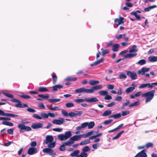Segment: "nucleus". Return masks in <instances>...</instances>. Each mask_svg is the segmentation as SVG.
<instances>
[{
	"label": "nucleus",
	"mask_w": 157,
	"mask_h": 157,
	"mask_svg": "<svg viewBox=\"0 0 157 157\" xmlns=\"http://www.w3.org/2000/svg\"><path fill=\"white\" fill-rule=\"evenodd\" d=\"M155 90H151L147 92L142 95V97L146 98L145 102L147 103L151 101L154 97Z\"/></svg>",
	"instance_id": "1"
},
{
	"label": "nucleus",
	"mask_w": 157,
	"mask_h": 157,
	"mask_svg": "<svg viewBox=\"0 0 157 157\" xmlns=\"http://www.w3.org/2000/svg\"><path fill=\"white\" fill-rule=\"evenodd\" d=\"M53 137L51 135H48L46 137L45 141L44 143L48 144V147L54 148L56 145L55 142H53Z\"/></svg>",
	"instance_id": "2"
},
{
	"label": "nucleus",
	"mask_w": 157,
	"mask_h": 157,
	"mask_svg": "<svg viewBox=\"0 0 157 157\" xmlns=\"http://www.w3.org/2000/svg\"><path fill=\"white\" fill-rule=\"evenodd\" d=\"M71 136V131H67L65 132L64 135L63 134L59 135L57 136V138L60 140L64 141L67 140Z\"/></svg>",
	"instance_id": "3"
},
{
	"label": "nucleus",
	"mask_w": 157,
	"mask_h": 157,
	"mask_svg": "<svg viewBox=\"0 0 157 157\" xmlns=\"http://www.w3.org/2000/svg\"><path fill=\"white\" fill-rule=\"evenodd\" d=\"M17 127L20 129V132H22V130H24L25 131H30L31 130L30 127L25 126L24 124H19L18 125Z\"/></svg>",
	"instance_id": "4"
},
{
	"label": "nucleus",
	"mask_w": 157,
	"mask_h": 157,
	"mask_svg": "<svg viewBox=\"0 0 157 157\" xmlns=\"http://www.w3.org/2000/svg\"><path fill=\"white\" fill-rule=\"evenodd\" d=\"M126 73L127 75L132 80L136 79L137 78V74L135 72L127 71Z\"/></svg>",
	"instance_id": "5"
},
{
	"label": "nucleus",
	"mask_w": 157,
	"mask_h": 157,
	"mask_svg": "<svg viewBox=\"0 0 157 157\" xmlns=\"http://www.w3.org/2000/svg\"><path fill=\"white\" fill-rule=\"evenodd\" d=\"M75 92L76 93H84L87 94H90V89H86L85 88L82 87L75 90Z\"/></svg>",
	"instance_id": "6"
},
{
	"label": "nucleus",
	"mask_w": 157,
	"mask_h": 157,
	"mask_svg": "<svg viewBox=\"0 0 157 157\" xmlns=\"http://www.w3.org/2000/svg\"><path fill=\"white\" fill-rule=\"evenodd\" d=\"M65 119L62 118H59V119H54L52 121V123L55 124L61 125L64 122Z\"/></svg>",
	"instance_id": "7"
},
{
	"label": "nucleus",
	"mask_w": 157,
	"mask_h": 157,
	"mask_svg": "<svg viewBox=\"0 0 157 157\" xmlns=\"http://www.w3.org/2000/svg\"><path fill=\"white\" fill-rule=\"evenodd\" d=\"M50 147H48L44 148L43 151L44 153L49 154L50 155H55L56 153L54 152L53 150L51 149Z\"/></svg>",
	"instance_id": "8"
},
{
	"label": "nucleus",
	"mask_w": 157,
	"mask_h": 157,
	"mask_svg": "<svg viewBox=\"0 0 157 157\" xmlns=\"http://www.w3.org/2000/svg\"><path fill=\"white\" fill-rule=\"evenodd\" d=\"M102 88V86L101 85L93 86L90 88V93H93L94 91L99 90Z\"/></svg>",
	"instance_id": "9"
},
{
	"label": "nucleus",
	"mask_w": 157,
	"mask_h": 157,
	"mask_svg": "<svg viewBox=\"0 0 157 157\" xmlns=\"http://www.w3.org/2000/svg\"><path fill=\"white\" fill-rule=\"evenodd\" d=\"M37 152V149L35 147H31L29 148L27 153L29 155H32L36 153Z\"/></svg>",
	"instance_id": "10"
},
{
	"label": "nucleus",
	"mask_w": 157,
	"mask_h": 157,
	"mask_svg": "<svg viewBox=\"0 0 157 157\" xmlns=\"http://www.w3.org/2000/svg\"><path fill=\"white\" fill-rule=\"evenodd\" d=\"M150 70L149 67H144L141 68L140 70H139L137 71V73L140 75L141 74L143 75H145V72L148 71Z\"/></svg>",
	"instance_id": "11"
},
{
	"label": "nucleus",
	"mask_w": 157,
	"mask_h": 157,
	"mask_svg": "<svg viewBox=\"0 0 157 157\" xmlns=\"http://www.w3.org/2000/svg\"><path fill=\"white\" fill-rule=\"evenodd\" d=\"M153 87V86L152 85L151 83H147L143 84L140 85L138 87L140 89L148 87V88H152Z\"/></svg>",
	"instance_id": "12"
},
{
	"label": "nucleus",
	"mask_w": 157,
	"mask_h": 157,
	"mask_svg": "<svg viewBox=\"0 0 157 157\" xmlns=\"http://www.w3.org/2000/svg\"><path fill=\"white\" fill-rule=\"evenodd\" d=\"M82 137H83L82 135L80 134L79 135H75L71 137L70 138L71 140L73 141L74 143L75 141H77L79 140Z\"/></svg>",
	"instance_id": "13"
},
{
	"label": "nucleus",
	"mask_w": 157,
	"mask_h": 157,
	"mask_svg": "<svg viewBox=\"0 0 157 157\" xmlns=\"http://www.w3.org/2000/svg\"><path fill=\"white\" fill-rule=\"evenodd\" d=\"M145 150H143L141 152L138 153L135 157H147V155L145 153Z\"/></svg>",
	"instance_id": "14"
},
{
	"label": "nucleus",
	"mask_w": 157,
	"mask_h": 157,
	"mask_svg": "<svg viewBox=\"0 0 157 157\" xmlns=\"http://www.w3.org/2000/svg\"><path fill=\"white\" fill-rule=\"evenodd\" d=\"M86 101L90 103H92L93 102H97L98 101V100L96 97H93L91 98H87L86 99Z\"/></svg>",
	"instance_id": "15"
},
{
	"label": "nucleus",
	"mask_w": 157,
	"mask_h": 157,
	"mask_svg": "<svg viewBox=\"0 0 157 157\" xmlns=\"http://www.w3.org/2000/svg\"><path fill=\"white\" fill-rule=\"evenodd\" d=\"M43 125V124L40 123H34L32 125L31 127L33 129H37L42 128Z\"/></svg>",
	"instance_id": "16"
},
{
	"label": "nucleus",
	"mask_w": 157,
	"mask_h": 157,
	"mask_svg": "<svg viewBox=\"0 0 157 157\" xmlns=\"http://www.w3.org/2000/svg\"><path fill=\"white\" fill-rule=\"evenodd\" d=\"M124 18L122 17H120L119 19L116 18L114 20L115 23H118L117 26L124 23V22L123 21Z\"/></svg>",
	"instance_id": "17"
},
{
	"label": "nucleus",
	"mask_w": 157,
	"mask_h": 157,
	"mask_svg": "<svg viewBox=\"0 0 157 157\" xmlns=\"http://www.w3.org/2000/svg\"><path fill=\"white\" fill-rule=\"evenodd\" d=\"M148 60L149 61L151 62H157V56H152L148 58Z\"/></svg>",
	"instance_id": "18"
},
{
	"label": "nucleus",
	"mask_w": 157,
	"mask_h": 157,
	"mask_svg": "<svg viewBox=\"0 0 157 157\" xmlns=\"http://www.w3.org/2000/svg\"><path fill=\"white\" fill-rule=\"evenodd\" d=\"M120 45L118 44H114L112 45V50L114 52H117L119 50Z\"/></svg>",
	"instance_id": "19"
},
{
	"label": "nucleus",
	"mask_w": 157,
	"mask_h": 157,
	"mask_svg": "<svg viewBox=\"0 0 157 157\" xmlns=\"http://www.w3.org/2000/svg\"><path fill=\"white\" fill-rule=\"evenodd\" d=\"M137 55V53H130L129 54H126L125 56H124V58H132L134 56H136Z\"/></svg>",
	"instance_id": "20"
},
{
	"label": "nucleus",
	"mask_w": 157,
	"mask_h": 157,
	"mask_svg": "<svg viewBox=\"0 0 157 157\" xmlns=\"http://www.w3.org/2000/svg\"><path fill=\"white\" fill-rule=\"evenodd\" d=\"M121 117V113H117L113 115H112L109 116V118H113L115 119H117Z\"/></svg>",
	"instance_id": "21"
},
{
	"label": "nucleus",
	"mask_w": 157,
	"mask_h": 157,
	"mask_svg": "<svg viewBox=\"0 0 157 157\" xmlns=\"http://www.w3.org/2000/svg\"><path fill=\"white\" fill-rule=\"evenodd\" d=\"M112 111L111 110H107L104 111L103 113L102 114V116H106L109 115H110L112 113Z\"/></svg>",
	"instance_id": "22"
},
{
	"label": "nucleus",
	"mask_w": 157,
	"mask_h": 157,
	"mask_svg": "<svg viewBox=\"0 0 157 157\" xmlns=\"http://www.w3.org/2000/svg\"><path fill=\"white\" fill-rule=\"evenodd\" d=\"M80 151L79 150H76L74 151L73 152L71 153L70 155L72 157H75L78 155V154L79 153Z\"/></svg>",
	"instance_id": "23"
},
{
	"label": "nucleus",
	"mask_w": 157,
	"mask_h": 157,
	"mask_svg": "<svg viewBox=\"0 0 157 157\" xmlns=\"http://www.w3.org/2000/svg\"><path fill=\"white\" fill-rule=\"evenodd\" d=\"M63 87V86L60 85H56L52 87L53 90L54 91H56L58 89H61Z\"/></svg>",
	"instance_id": "24"
},
{
	"label": "nucleus",
	"mask_w": 157,
	"mask_h": 157,
	"mask_svg": "<svg viewBox=\"0 0 157 157\" xmlns=\"http://www.w3.org/2000/svg\"><path fill=\"white\" fill-rule=\"evenodd\" d=\"M74 143V141L71 140L70 138L69 140L64 143V145H65V146H68L69 147H70L71 146V145Z\"/></svg>",
	"instance_id": "25"
},
{
	"label": "nucleus",
	"mask_w": 157,
	"mask_h": 157,
	"mask_svg": "<svg viewBox=\"0 0 157 157\" xmlns=\"http://www.w3.org/2000/svg\"><path fill=\"white\" fill-rule=\"evenodd\" d=\"M2 124L3 125L10 126H12L13 125V123L5 121H2Z\"/></svg>",
	"instance_id": "26"
},
{
	"label": "nucleus",
	"mask_w": 157,
	"mask_h": 157,
	"mask_svg": "<svg viewBox=\"0 0 157 157\" xmlns=\"http://www.w3.org/2000/svg\"><path fill=\"white\" fill-rule=\"evenodd\" d=\"M156 7H157V6L155 5L150 6L148 7H146L144 9V10L145 12H148L150 10L153 9L155 8H156Z\"/></svg>",
	"instance_id": "27"
},
{
	"label": "nucleus",
	"mask_w": 157,
	"mask_h": 157,
	"mask_svg": "<svg viewBox=\"0 0 157 157\" xmlns=\"http://www.w3.org/2000/svg\"><path fill=\"white\" fill-rule=\"evenodd\" d=\"M38 90L40 92H43L48 91V90L45 87L40 86L39 87Z\"/></svg>",
	"instance_id": "28"
},
{
	"label": "nucleus",
	"mask_w": 157,
	"mask_h": 157,
	"mask_svg": "<svg viewBox=\"0 0 157 157\" xmlns=\"http://www.w3.org/2000/svg\"><path fill=\"white\" fill-rule=\"evenodd\" d=\"M86 98H85L84 99H76L74 100V101L77 103H79L86 101Z\"/></svg>",
	"instance_id": "29"
},
{
	"label": "nucleus",
	"mask_w": 157,
	"mask_h": 157,
	"mask_svg": "<svg viewBox=\"0 0 157 157\" xmlns=\"http://www.w3.org/2000/svg\"><path fill=\"white\" fill-rule=\"evenodd\" d=\"M108 91L107 90H101L98 92V94L102 96H105L108 94Z\"/></svg>",
	"instance_id": "30"
},
{
	"label": "nucleus",
	"mask_w": 157,
	"mask_h": 157,
	"mask_svg": "<svg viewBox=\"0 0 157 157\" xmlns=\"http://www.w3.org/2000/svg\"><path fill=\"white\" fill-rule=\"evenodd\" d=\"M134 90V87H130L127 88L125 90V92L126 94H128L132 92Z\"/></svg>",
	"instance_id": "31"
},
{
	"label": "nucleus",
	"mask_w": 157,
	"mask_h": 157,
	"mask_svg": "<svg viewBox=\"0 0 157 157\" xmlns=\"http://www.w3.org/2000/svg\"><path fill=\"white\" fill-rule=\"evenodd\" d=\"M99 82L98 81L91 80L89 81V83L91 86H94L99 83Z\"/></svg>",
	"instance_id": "32"
},
{
	"label": "nucleus",
	"mask_w": 157,
	"mask_h": 157,
	"mask_svg": "<svg viewBox=\"0 0 157 157\" xmlns=\"http://www.w3.org/2000/svg\"><path fill=\"white\" fill-rule=\"evenodd\" d=\"M95 123L93 121H91L90 123L88 122V128L90 129L92 128L94 126Z\"/></svg>",
	"instance_id": "33"
},
{
	"label": "nucleus",
	"mask_w": 157,
	"mask_h": 157,
	"mask_svg": "<svg viewBox=\"0 0 157 157\" xmlns=\"http://www.w3.org/2000/svg\"><path fill=\"white\" fill-rule=\"evenodd\" d=\"M140 104V101L139 100L138 101H136L133 103H132L130 104L129 105V107H134L135 106L137 105H139Z\"/></svg>",
	"instance_id": "34"
},
{
	"label": "nucleus",
	"mask_w": 157,
	"mask_h": 157,
	"mask_svg": "<svg viewBox=\"0 0 157 157\" xmlns=\"http://www.w3.org/2000/svg\"><path fill=\"white\" fill-rule=\"evenodd\" d=\"M123 132H124V131H122L120 132L119 133H118L116 135V136H115V137H113V138H112V139L113 140H115V139H117V138H118L121 136V134H123Z\"/></svg>",
	"instance_id": "35"
},
{
	"label": "nucleus",
	"mask_w": 157,
	"mask_h": 157,
	"mask_svg": "<svg viewBox=\"0 0 157 157\" xmlns=\"http://www.w3.org/2000/svg\"><path fill=\"white\" fill-rule=\"evenodd\" d=\"M146 63V60L145 59H143L139 61L137 63H136V64H139L141 65H143L145 64Z\"/></svg>",
	"instance_id": "36"
},
{
	"label": "nucleus",
	"mask_w": 157,
	"mask_h": 157,
	"mask_svg": "<svg viewBox=\"0 0 157 157\" xmlns=\"http://www.w3.org/2000/svg\"><path fill=\"white\" fill-rule=\"evenodd\" d=\"M93 131H91L89 132H87V133L82 135L83 137L84 138H86L88 136H90L93 134Z\"/></svg>",
	"instance_id": "37"
},
{
	"label": "nucleus",
	"mask_w": 157,
	"mask_h": 157,
	"mask_svg": "<svg viewBox=\"0 0 157 157\" xmlns=\"http://www.w3.org/2000/svg\"><path fill=\"white\" fill-rule=\"evenodd\" d=\"M90 141L89 140L86 139L85 140L82 141L79 144L80 145H83L90 143Z\"/></svg>",
	"instance_id": "38"
},
{
	"label": "nucleus",
	"mask_w": 157,
	"mask_h": 157,
	"mask_svg": "<svg viewBox=\"0 0 157 157\" xmlns=\"http://www.w3.org/2000/svg\"><path fill=\"white\" fill-rule=\"evenodd\" d=\"M5 116L7 117H17L18 116L17 115L14 114L13 113H6Z\"/></svg>",
	"instance_id": "39"
},
{
	"label": "nucleus",
	"mask_w": 157,
	"mask_h": 157,
	"mask_svg": "<svg viewBox=\"0 0 157 157\" xmlns=\"http://www.w3.org/2000/svg\"><path fill=\"white\" fill-rule=\"evenodd\" d=\"M49 109L53 111H56L59 110H60V108L58 106H55L54 107H48Z\"/></svg>",
	"instance_id": "40"
},
{
	"label": "nucleus",
	"mask_w": 157,
	"mask_h": 157,
	"mask_svg": "<svg viewBox=\"0 0 157 157\" xmlns=\"http://www.w3.org/2000/svg\"><path fill=\"white\" fill-rule=\"evenodd\" d=\"M87 153L82 151L80 153V155H77L76 157H87Z\"/></svg>",
	"instance_id": "41"
},
{
	"label": "nucleus",
	"mask_w": 157,
	"mask_h": 157,
	"mask_svg": "<svg viewBox=\"0 0 157 157\" xmlns=\"http://www.w3.org/2000/svg\"><path fill=\"white\" fill-rule=\"evenodd\" d=\"M48 101L51 102L52 103H56L59 101H60V99H48Z\"/></svg>",
	"instance_id": "42"
},
{
	"label": "nucleus",
	"mask_w": 157,
	"mask_h": 157,
	"mask_svg": "<svg viewBox=\"0 0 157 157\" xmlns=\"http://www.w3.org/2000/svg\"><path fill=\"white\" fill-rule=\"evenodd\" d=\"M38 96L39 97H41L44 99H47L49 97V96L48 94L46 95H44L43 94H38Z\"/></svg>",
	"instance_id": "43"
},
{
	"label": "nucleus",
	"mask_w": 157,
	"mask_h": 157,
	"mask_svg": "<svg viewBox=\"0 0 157 157\" xmlns=\"http://www.w3.org/2000/svg\"><path fill=\"white\" fill-rule=\"evenodd\" d=\"M101 50L103 55L108 53L109 52V49L104 50L103 48H101Z\"/></svg>",
	"instance_id": "44"
},
{
	"label": "nucleus",
	"mask_w": 157,
	"mask_h": 157,
	"mask_svg": "<svg viewBox=\"0 0 157 157\" xmlns=\"http://www.w3.org/2000/svg\"><path fill=\"white\" fill-rule=\"evenodd\" d=\"M127 77L126 75L123 73H121L119 75V78L120 79H125Z\"/></svg>",
	"instance_id": "45"
},
{
	"label": "nucleus",
	"mask_w": 157,
	"mask_h": 157,
	"mask_svg": "<svg viewBox=\"0 0 157 157\" xmlns=\"http://www.w3.org/2000/svg\"><path fill=\"white\" fill-rule=\"evenodd\" d=\"M126 102L122 105V108L124 109L125 107L129 105L130 103V101L128 99L126 100Z\"/></svg>",
	"instance_id": "46"
},
{
	"label": "nucleus",
	"mask_w": 157,
	"mask_h": 157,
	"mask_svg": "<svg viewBox=\"0 0 157 157\" xmlns=\"http://www.w3.org/2000/svg\"><path fill=\"white\" fill-rule=\"evenodd\" d=\"M40 115L42 117L44 118L47 119L49 117L48 113L47 114L45 113H40Z\"/></svg>",
	"instance_id": "47"
},
{
	"label": "nucleus",
	"mask_w": 157,
	"mask_h": 157,
	"mask_svg": "<svg viewBox=\"0 0 157 157\" xmlns=\"http://www.w3.org/2000/svg\"><path fill=\"white\" fill-rule=\"evenodd\" d=\"M2 93L3 94L9 98H13V95L11 94L7 93L2 92Z\"/></svg>",
	"instance_id": "48"
},
{
	"label": "nucleus",
	"mask_w": 157,
	"mask_h": 157,
	"mask_svg": "<svg viewBox=\"0 0 157 157\" xmlns=\"http://www.w3.org/2000/svg\"><path fill=\"white\" fill-rule=\"evenodd\" d=\"M67 81H75L77 80V78L76 77L71 78V77H67L65 79Z\"/></svg>",
	"instance_id": "49"
},
{
	"label": "nucleus",
	"mask_w": 157,
	"mask_h": 157,
	"mask_svg": "<svg viewBox=\"0 0 157 157\" xmlns=\"http://www.w3.org/2000/svg\"><path fill=\"white\" fill-rule=\"evenodd\" d=\"M90 149L89 147L88 146H86L84 147H83L82 149V151L83 152H86L90 151Z\"/></svg>",
	"instance_id": "50"
},
{
	"label": "nucleus",
	"mask_w": 157,
	"mask_h": 157,
	"mask_svg": "<svg viewBox=\"0 0 157 157\" xmlns=\"http://www.w3.org/2000/svg\"><path fill=\"white\" fill-rule=\"evenodd\" d=\"M130 112L129 110H126L125 111H123L122 112L121 114V116H125L129 114L130 113Z\"/></svg>",
	"instance_id": "51"
},
{
	"label": "nucleus",
	"mask_w": 157,
	"mask_h": 157,
	"mask_svg": "<svg viewBox=\"0 0 157 157\" xmlns=\"http://www.w3.org/2000/svg\"><path fill=\"white\" fill-rule=\"evenodd\" d=\"M52 75L53 79L52 82L53 84H55L56 83L57 80V77L56 75H53L52 74Z\"/></svg>",
	"instance_id": "52"
},
{
	"label": "nucleus",
	"mask_w": 157,
	"mask_h": 157,
	"mask_svg": "<svg viewBox=\"0 0 157 157\" xmlns=\"http://www.w3.org/2000/svg\"><path fill=\"white\" fill-rule=\"evenodd\" d=\"M112 97L109 95L108 93L104 97V99L105 100H110L112 99Z\"/></svg>",
	"instance_id": "53"
},
{
	"label": "nucleus",
	"mask_w": 157,
	"mask_h": 157,
	"mask_svg": "<svg viewBox=\"0 0 157 157\" xmlns=\"http://www.w3.org/2000/svg\"><path fill=\"white\" fill-rule=\"evenodd\" d=\"M48 117L49 116L52 117H54L56 116L57 115V113H51L50 112H48Z\"/></svg>",
	"instance_id": "54"
},
{
	"label": "nucleus",
	"mask_w": 157,
	"mask_h": 157,
	"mask_svg": "<svg viewBox=\"0 0 157 157\" xmlns=\"http://www.w3.org/2000/svg\"><path fill=\"white\" fill-rule=\"evenodd\" d=\"M33 117L35 119L41 120L42 119V117L36 114H34L33 115Z\"/></svg>",
	"instance_id": "55"
},
{
	"label": "nucleus",
	"mask_w": 157,
	"mask_h": 157,
	"mask_svg": "<svg viewBox=\"0 0 157 157\" xmlns=\"http://www.w3.org/2000/svg\"><path fill=\"white\" fill-rule=\"evenodd\" d=\"M52 130L53 131H55L57 132H61L63 131V129L62 128H53Z\"/></svg>",
	"instance_id": "56"
},
{
	"label": "nucleus",
	"mask_w": 157,
	"mask_h": 157,
	"mask_svg": "<svg viewBox=\"0 0 157 157\" xmlns=\"http://www.w3.org/2000/svg\"><path fill=\"white\" fill-rule=\"evenodd\" d=\"M104 59L103 58H102L100 60H98L97 61L95 62L96 65H98L100 63L103 62L104 60Z\"/></svg>",
	"instance_id": "57"
},
{
	"label": "nucleus",
	"mask_w": 157,
	"mask_h": 157,
	"mask_svg": "<svg viewBox=\"0 0 157 157\" xmlns=\"http://www.w3.org/2000/svg\"><path fill=\"white\" fill-rule=\"evenodd\" d=\"M113 121V120L112 119H110L108 120H106L103 123L105 125H107L109 123H111V122H112Z\"/></svg>",
	"instance_id": "58"
},
{
	"label": "nucleus",
	"mask_w": 157,
	"mask_h": 157,
	"mask_svg": "<svg viewBox=\"0 0 157 157\" xmlns=\"http://www.w3.org/2000/svg\"><path fill=\"white\" fill-rule=\"evenodd\" d=\"M66 106L67 107H73L74 105L73 103L69 102L66 104Z\"/></svg>",
	"instance_id": "59"
},
{
	"label": "nucleus",
	"mask_w": 157,
	"mask_h": 157,
	"mask_svg": "<svg viewBox=\"0 0 157 157\" xmlns=\"http://www.w3.org/2000/svg\"><path fill=\"white\" fill-rule=\"evenodd\" d=\"M76 113H75V116H81L83 113V111H75Z\"/></svg>",
	"instance_id": "60"
},
{
	"label": "nucleus",
	"mask_w": 157,
	"mask_h": 157,
	"mask_svg": "<svg viewBox=\"0 0 157 157\" xmlns=\"http://www.w3.org/2000/svg\"><path fill=\"white\" fill-rule=\"evenodd\" d=\"M18 104L15 105V106L18 108L22 107V104L21 102L20 101V102H18Z\"/></svg>",
	"instance_id": "61"
},
{
	"label": "nucleus",
	"mask_w": 157,
	"mask_h": 157,
	"mask_svg": "<svg viewBox=\"0 0 157 157\" xmlns=\"http://www.w3.org/2000/svg\"><path fill=\"white\" fill-rule=\"evenodd\" d=\"M88 125V122H86L84 123H82L81 124V127H82V128H85Z\"/></svg>",
	"instance_id": "62"
},
{
	"label": "nucleus",
	"mask_w": 157,
	"mask_h": 157,
	"mask_svg": "<svg viewBox=\"0 0 157 157\" xmlns=\"http://www.w3.org/2000/svg\"><path fill=\"white\" fill-rule=\"evenodd\" d=\"M38 107L42 109H45V107L43 103H40L38 105Z\"/></svg>",
	"instance_id": "63"
},
{
	"label": "nucleus",
	"mask_w": 157,
	"mask_h": 157,
	"mask_svg": "<svg viewBox=\"0 0 157 157\" xmlns=\"http://www.w3.org/2000/svg\"><path fill=\"white\" fill-rule=\"evenodd\" d=\"M137 51V50L135 48H132L130 49L129 50V52L130 53H132L133 52H134L135 53H136V52Z\"/></svg>",
	"instance_id": "64"
}]
</instances>
